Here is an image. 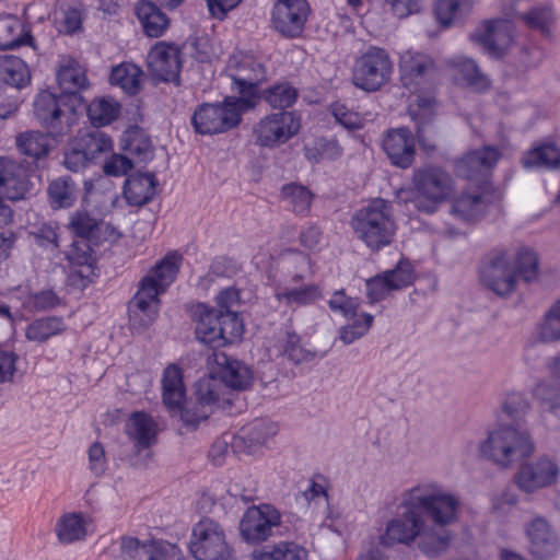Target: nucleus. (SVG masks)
I'll list each match as a JSON object with an SVG mask.
<instances>
[{
    "label": "nucleus",
    "instance_id": "obj_1",
    "mask_svg": "<svg viewBox=\"0 0 560 560\" xmlns=\"http://www.w3.org/2000/svg\"><path fill=\"white\" fill-rule=\"evenodd\" d=\"M397 510L387 524L389 539L409 544L419 537V549L432 558L448 550L455 536L451 527L462 513L459 494L438 481H422L401 493Z\"/></svg>",
    "mask_w": 560,
    "mask_h": 560
},
{
    "label": "nucleus",
    "instance_id": "obj_2",
    "mask_svg": "<svg viewBox=\"0 0 560 560\" xmlns=\"http://www.w3.org/2000/svg\"><path fill=\"white\" fill-rule=\"evenodd\" d=\"M223 386L213 375L199 378L195 384L196 399H185V386L182 370L168 365L162 378V398L170 411H177L188 430H195L213 412L214 406L221 402Z\"/></svg>",
    "mask_w": 560,
    "mask_h": 560
},
{
    "label": "nucleus",
    "instance_id": "obj_3",
    "mask_svg": "<svg viewBox=\"0 0 560 560\" xmlns=\"http://www.w3.org/2000/svg\"><path fill=\"white\" fill-rule=\"evenodd\" d=\"M218 308L199 304L195 310L196 338L200 342L219 348L241 339L243 320L234 310L240 304V291L229 287L217 295Z\"/></svg>",
    "mask_w": 560,
    "mask_h": 560
},
{
    "label": "nucleus",
    "instance_id": "obj_4",
    "mask_svg": "<svg viewBox=\"0 0 560 560\" xmlns=\"http://www.w3.org/2000/svg\"><path fill=\"white\" fill-rule=\"evenodd\" d=\"M182 261L180 253L168 252L141 278L138 290L129 302V317L133 327L144 329L155 322L160 311V296L175 281Z\"/></svg>",
    "mask_w": 560,
    "mask_h": 560
},
{
    "label": "nucleus",
    "instance_id": "obj_5",
    "mask_svg": "<svg viewBox=\"0 0 560 560\" xmlns=\"http://www.w3.org/2000/svg\"><path fill=\"white\" fill-rule=\"evenodd\" d=\"M350 225L357 238L371 250H380L390 245L396 232L392 207L381 198L357 210Z\"/></svg>",
    "mask_w": 560,
    "mask_h": 560
},
{
    "label": "nucleus",
    "instance_id": "obj_6",
    "mask_svg": "<svg viewBox=\"0 0 560 560\" xmlns=\"http://www.w3.org/2000/svg\"><path fill=\"white\" fill-rule=\"evenodd\" d=\"M480 455L501 468H509L514 462L529 457L534 444L527 431L512 425H502L489 432L479 446Z\"/></svg>",
    "mask_w": 560,
    "mask_h": 560
},
{
    "label": "nucleus",
    "instance_id": "obj_7",
    "mask_svg": "<svg viewBox=\"0 0 560 560\" xmlns=\"http://www.w3.org/2000/svg\"><path fill=\"white\" fill-rule=\"evenodd\" d=\"M415 207L423 213L432 214L453 195L452 175L441 166L425 164L412 173Z\"/></svg>",
    "mask_w": 560,
    "mask_h": 560
},
{
    "label": "nucleus",
    "instance_id": "obj_8",
    "mask_svg": "<svg viewBox=\"0 0 560 560\" xmlns=\"http://www.w3.org/2000/svg\"><path fill=\"white\" fill-rule=\"evenodd\" d=\"M34 115L38 122L55 139L63 138L78 120L81 106L77 96H63L42 91L34 100Z\"/></svg>",
    "mask_w": 560,
    "mask_h": 560
},
{
    "label": "nucleus",
    "instance_id": "obj_9",
    "mask_svg": "<svg viewBox=\"0 0 560 560\" xmlns=\"http://www.w3.org/2000/svg\"><path fill=\"white\" fill-rule=\"evenodd\" d=\"M253 108L249 100L226 97L223 103H203L192 116L191 125L197 133L215 135L235 128L242 120L243 113Z\"/></svg>",
    "mask_w": 560,
    "mask_h": 560
},
{
    "label": "nucleus",
    "instance_id": "obj_10",
    "mask_svg": "<svg viewBox=\"0 0 560 560\" xmlns=\"http://www.w3.org/2000/svg\"><path fill=\"white\" fill-rule=\"evenodd\" d=\"M394 73V60L382 47L370 46L354 61L352 83L365 92H376L386 85Z\"/></svg>",
    "mask_w": 560,
    "mask_h": 560
},
{
    "label": "nucleus",
    "instance_id": "obj_11",
    "mask_svg": "<svg viewBox=\"0 0 560 560\" xmlns=\"http://www.w3.org/2000/svg\"><path fill=\"white\" fill-rule=\"evenodd\" d=\"M530 3L532 0H502L501 10L505 20L486 21L470 35L471 40L479 45L490 57H502L510 39L509 34H503L502 28L506 26V22L510 20L520 19L522 21V15L527 12Z\"/></svg>",
    "mask_w": 560,
    "mask_h": 560
},
{
    "label": "nucleus",
    "instance_id": "obj_12",
    "mask_svg": "<svg viewBox=\"0 0 560 560\" xmlns=\"http://www.w3.org/2000/svg\"><path fill=\"white\" fill-rule=\"evenodd\" d=\"M228 77L232 80L231 90L238 93L235 100H249L256 106L259 85L268 79V70L260 60L252 55H234L226 67Z\"/></svg>",
    "mask_w": 560,
    "mask_h": 560
},
{
    "label": "nucleus",
    "instance_id": "obj_13",
    "mask_svg": "<svg viewBox=\"0 0 560 560\" xmlns=\"http://www.w3.org/2000/svg\"><path fill=\"white\" fill-rule=\"evenodd\" d=\"M300 127V118L294 112L280 110L259 119L253 128V136L258 145L275 149L292 139Z\"/></svg>",
    "mask_w": 560,
    "mask_h": 560
},
{
    "label": "nucleus",
    "instance_id": "obj_14",
    "mask_svg": "<svg viewBox=\"0 0 560 560\" xmlns=\"http://www.w3.org/2000/svg\"><path fill=\"white\" fill-rule=\"evenodd\" d=\"M528 553L534 560H551L560 551V537L548 518L536 514L524 524Z\"/></svg>",
    "mask_w": 560,
    "mask_h": 560
},
{
    "label": "nucleus",
    "instance_id": "obj_15",
    "mask_svg": "<svg viewBox=\"0 0 560 560\" xmlns=\"http://www.w3.org/2000/svg\"><path fill=\"white\" fill-rule=\"evenodd\" d=\"M559 475L560 467L556 459L544 455L522 463L514 475V481L523 492L534 493L553 486L558 481Z\"/></svg>",
    "mask_w": 560,
    "mask_h": 560
},
{
    "label": "nucleus",
    "instance_id": "obj_16",
    "mask_svg": "<svg viewBox=\"0 0 560 560\" xmlns=\"http://www.w3.org/2000/svg\"><path fill=\"white\" fill-rule=\"evenodd\" d=\"M280 524L279 511L270 504H261L246 510L240 522V533L245 541L257 544L273 535Z\"/></svg>",
    "mask_w": 560,
    "mask_h": 560
},
{
    "label": "nucleus",
    "instance_id": "obj_17",
    "mask_svg": "<svg viewBox=\"0 0 560 560\" xmlns=\"http://www.w3.org/2000/svg\"><path fill=\"white\" fill-rule=\"evenodd\" d=\"M148 68L155 79L179 85L183 68L182 48L177 44L164 40L155 43L148 54Z\"/></svg>",
    "mask_w": 560,
    "mask_h": 560
},
{
    "label": "nucleus",
    "instance_id": "obj_18",
    "mask_svg": "<svg viewBox=\"0 0 560 560\" xmlns=\"http://www.w3.org/2000/svg\"><path fill=\"white\" fill-rule=\"evenodd\" d=\"M502 192L485 188L481 192H464L452 205V213L462 221L475 222L491 211H499Z\"/></svg>",
    "mask_w": 560,
    "mask_h": 560
},
{
    "label": "nucleus",
    "instance_id": "obj_19",
    "mask_svg": "<svg viewBox=\"0 0 560 560\" xmlns=\"http://www.w3.org/2000/svg\"><path fill=\"white\" fill-rule=\"evenodd\" d=\"M310 13L306 0H278L272 9L271 21L282 36L295 38L303 33Z\"/></svg>",
    "mask_w": 560,
    "mask_h": 560
},
{
    "label": "nucleus",
    "instance_id": "obj_20",
    "mask_svg": "<svg viewBox=\"0 0 560 560\" xmlns=\"http://www.w3.org/2000/svg\"><path fill=\"white\" fill-rule=\"evenodd\" d=\"M480 276L483 284L501 296L512 293L517 280L511 256L506 252L497 254L483 264Z\"/></svg>",
    "mask_w": 560,
    "mask_h": 560
},
{
    "label": "nucleus",
    "instance_id": "obj_21",
    "mask_svg": "<svg viewBox=\"0 0 560 560\" xmlns=\"http://www.w3.org/2000/svg\"><path fill=\"white\" fill-rule=\"evenodd\" d=\"M304 279L302 273L296 272L288 282L277 284L275 299L290 308L308 306L322 300V287L317 283L303 284Z\"/></svg>",
    "mask_w": 560,
    "mask_h": 560
},
{
    "label": "nucleus",
    "instance_id": "obj_22",
    "mask_svg": "<svg viewBox=\"0 0 560 560\" xmlns=\"http://www.w3.org/2000/svg\"><path fill=\"white\" fill-rule=\"evenodd\" d=\"M214 361L218 365V375L215 377L221 382L223 389L221 392V401H229V398L224 397L228 388L234 390H246L250 387L254 375L248 365L244 362L232 358L224 352L214 353Z\"/></svg>",
    "mask_w": 560,
    "mask_h": 560
},
{
    "label": "nucleus",
    "instance_id": "obj_23",
    "mask_svg": "<svg viewBox=\"0 0 560 560\" xmlns=\"http://www.w3.org/2000/svg\"><path fill=\"white\" fill-rule=\"evenodd\" d=\"M382 147L393 166L407 170L412 165L416 158V137L409 128L388 130Z\"/></svg>",
    "mask_w": 560,
    "mask_h": 560
},
{
    "label": "nucleus",
    "instance_id": "obj_24",
    "mask_svg": "<svg viewBox=\"0 0 560 560\" xmlns=\"http://www.w3.org/2000/svg\"><path fill=\"white\" fill-rule=\"evenodd\" d=\"M67 259L70 264L69 284L84 289L95 275V259L89 241H74L67 252Z\"/></svg>",
    "mask_w": 560,
    "mask_h": 560
},
{
    "label": "nucleus",
    "instance_id": "obj_25",
    "mask_svg": "<svg viewBox=\"0 0 560 560\" xmlns=\"http://www.w3.org/2000/svg\"><path fill=\"white\" fill-rule=\"evenodd\" d=\"M501 152L492 147L486 145L466 153L455 161V173L466 179H475L488 174L498 163Z\"/></svg>",
    "mask_w": 560,
    "mask_h": 560
},
{
    "label": "nucleus",
    "instance_id": "obj_26",
    "mask_svg": "<svg viewBox=\"0 0 560 560\" xmlns=\"http://www.w3.org/2000/svg\"><path fill=\"white\" fill-rule=\"evenodd\" d=\"M30 189L26 170L11 159L0 158V195L9 200H21Z\"/></svg>",
    "mask_w": 560,
    "mask_h": 560
},
{
    "label": "nucleus",
    "instance_id": "obj_27",
    "mask_svg": "<svg viewBox=\"0 0 560 560\" xmlns=\"http://www.w3.org/2000/svg\"><path fill=\"white\" fill-rule=\"evenodd\" d=\"M432 68L433 62L428 56L419 52H405L399 63L402 85L411 92H416Z\"/></svg>",
    "mask_w": 560,
    "mask_h": 560
},
{
    "label": "nucleus",
    "instance_id": "obj_28",
    "mask_svg": "<svg viewBox=\"0 0 560 560\" xmlns=\"http://www.w3.org/2000/svg\"><path fill=\"white\" fill-rule=\"evenodd\" d=\"M225 540L224 533L220 525L212 520H201L192 529L189 551L194 558L199 559L212 547H220Z\"/></svg>",
    "mask_w": 560,
    "mask_h": 560
},
{
    "label": "nucleus",
    "instance_id": "obj_29",
    "mask_svg": "<svg viewBox=\"0 0 560 560\" xmlns=\"http://www.w3.org/2000/svg\"><path fill=\"white\" fill-rule=\"evenodd\" d=\"M225 540L224 533L220 525L212 520H201L192 529L189 551L194 558L199 559L212 547H220Z\"/></svg>",
    "mask_w": 560,
    "mask_h": 560
},
{
    "label": "nucleus",
    "instance_id": "obj_30",
    "mask_svg": "<svg viewBox=\"0 0 560 560\" xmlns=\"http://www.w3.org/2000/svg\"><path fill=\"white\" fill-rule=\"evenodd\" d=\"M275 434L276 428L272 422L266 419H255L240 430L233 440V446L243 448L244 452L250 454Z\"/></svg>",
    "mask_w": 560,
    "mask_h": 560
},
{
    "label": "nucleus",
    "instance_id": "obj_31",
    "mask_svg": "<svg viewBox=\"0 0 560 560\" xmlns=\"http://www.w3.org/2000/svg\"><path fill=\"white\" fill-rule=\"evenodd\" d=\"M125 431L138 452L151 447L156 441V424L145 412L131 413Z\"/></svg>",
    "mask_w": 560,
    "mask_h": 560
},
{
    "label": "nucleus",
    "instance_id": "obj_32",
    "mask_svg": "<svg viewBox=\"0 0 560 560\" xmlns=\"http://www.w3.org/2000/svg\"><path fill=\"white\" fill-rule=\"evenodd\" d=\"M156 179L154 174H132L129 175L124 185V197L128 205L141 207L155 195Z\"/></svg>",
    "mask_w": 560,
    "mask_h": 560
},
{
    "label": "nucleus",
    "instance_id": "obj_33",
    "mask_svg": "<svg viewBox=\"0 0 560 560\" xmlns=\"http://www.w3.org/2000/svg\"><path fill=\"white\" fill-rule=\"evenodd\" d=\"M135 11L144 34L149 37L162 36L170 26L167 15L152 1H138Z\"/></svg>",
    "mask_w": 560,
    "mask_h": 560
},
{
    "label": "nucleus",
    "instance_id": "obj_34",
    "mask_svg": "<svg viewBox=\"0 0 560 560\" xmlns=\"http://www.w3.org/2000/svg\"><path fill=\"white\" fill-rule=\"evenodd\" d=\"M273 348L279 355L288 358L294 364L311 362L316 357L314 351L307 350L301 345L300 336L289 329L278 334Z\"/></svg>",
    "mask_w": 560,
    "mask_h": 560
},
{
    "label": "nucleus",
    "instance_id": "obj_35",
    "mask_svg": "<svg viewBox=\"0 0 560 560\" xmlns=\"http://www.w3.org/2000/svg\"><path fill=\"white\" fill-rule=\"evenodd\" d=\"M524 168L542 167L556 170L560 166V149L552 142H542L534 145L522 158Z\"/></svg>",
    "mask_w": 560,
    "mask_h": 560
},
{
    "label": "nucleus",
    "instance_id": "obj_36",
    "mask_svg": "<svg viewBox=\"0 0 560 560\" xmlns=\"http://www.w3.org/2000/svg\"><path fill=\"white\" fill-rule=\"evenodd\" d=\"M30 30L16 18L0 19V49H14L23 45H32Z\"/></svg>",
    "mask_w": 560,
    "mask_h": 560
},
{
    "label": "nucleus",
    "instance_id": "obj_37",
    "mask_svg": "<svg viewBox=\"0 0 560 560\" xmlns=\"http://www.w3.org/2000/svg\"><path fill=\"white\" fill-rule=\"evenodd\" d=\"M57 81L63 96H77L80 100V105L83 103V97L80 92L88 85L85 73L80 66L74 61H69L62 65L57 72Z\"/></svg>",
    "mask_w": 560,
    "mask_h": 560
},
{
    "label": "nucleus",
    "instance_id": "obj_38",
    "mask_svg": "<svg viewBox=\"0 0 560 560\" xmlns=\"http://www.w3.org/2000/svg\"><path fill=\"white\" fill-rule=\"evenodd\" d=\"M52 139L48 131L30 130L16 137V147L22 154L38 160L47 156L54 148Z\"/></svg>",
    "mask_w": 560,
    "mask_h": 560
},
{
    "label": "nucleus",
    "instance_id": "obj_39",
    "mask_svg": "<svg viewBox=\"0 0 560 560\" xmlns=\"http://www.w3.org/2000/svg\"><path fill=\"white\" fill-rule=\"evenodd\" d=\"M254 560H307V550L294 541H280L272 547L254 550Z\"/></svg>",
    "mask_w": 560,
    "mask_h": 560
},
{
    "label": "nucleus",
    "instance_id": "obj_40",
    "mask_svg": "<svg viewBox=\"0 0 560 560\" xmlns=\"http://www.w3.org/2000/svg\"><path fill=\"white\" fill-rule=\"evenodd\" d=\"M142 79V69L131 62H122L110 72L112 84L120 86L130 95H136L140 91Z\"/></svg>",
    "mask_w": 560,
    "mask_h": 560
},
{
    "label": "nucleus",
    "instance_id": "obj_41",
    "mask_svg": "<svg viewBox=\"0 0 560 560\" xmlns=\"http://www.w3.org/2000/svg\"><path fill=\"white\" fill-rule=\"evenodd\" d=\"M66 329L62 317L46 316L34 319L26 327L25 337L30 341L45 342L51 337L60 335Z\"/></svg>",
    "mask_w": 560,
    "mask_h": 560
},
{
    "label": "nucleus",
    "instance_id": "obj_42",
    "mask_svg": "<svg viewBox=\"0 0 560 560\" xmlns=\"http://www.w3.org/2000/svg\"><path fill=\"white\" fill-rule=\"evenodd\" d=\"M120 113V104L113 97L103 96L94 98L88 106V117L95 127L107 126Z\"/></svg>",
    "mask_w": 560,
    "mask_h": 560
},
{
    "label": "nucleus",
    "instance_id": "obj_43",
    "mask_svg": "<svg viewBox=\"0 0 560 560\" xmlns=\"http://www.w3.org/2000/svg\"><path fill=\"white\" fill-rule=\"evenodd\" d=\"M47 192L50 206L54 209H62L74 203L78 189L71 177L62 176L49 184Z\"/></svg>",
    "mask_w": 560,
    "mask_h": 560
},
{
    "label": "nucleus",
    "instance_id": "obj_44",
    "mask_svg": "<svg viewBox=\"0 0 560 560\" xmlns=\"http://www.w3.org/2000/svg\"><path fill=\"white\" fill-rule=\"evenodd\" d=\"M281 197L292 212L301 215L308 213L313 194L305 186L287 184L281 189Z\"/></svg>",
    "mask_w": 560,
    "mask_h": 560
},
{
    "label": "nucleus",
    "instance_id": "obj_45",
    "mask_svg": "<svg viewBox=\"0 0 560 560\" xmlns=\"http://www.w3.org/2000/svg\"><path fill=\"white\" fill-rule=\"evenodd\" d=\"M79 148L91 159V162L101 153L108 152L113 148L112 139L101 130L85 131L73 139Z\"/></svg>",
    "mask_w": 560,
    "mask_h": 560
},
{
    "label": "nucleus",
    "instance_id": "obj_46",
    "mask_svg": "<svg viewBox=\"0 0 560 560\" xmlns=\"http://www.w3.org/2000/svg\"><path fill=\"white\" fill-rule=\"evenodd\" d=\"M264 100L272 107L285 110L292 107L299 97L298 90L289 82L276 83L264 91Z\"/></svg>",
    "mask_w": 560,
    "mask_h": 560
},
{
    "label": "nucleus",
    "instance_id": "obj_47",
    "mask_svg": "<svg viewBox=\"0 0 560 560\" xmlns=\"http://www.w3.org/2000/svg\"><path fill=\"white\" fill-rule=\"evenodd\" d=\"M58 539L65 544L84 538L86 530L81 514L69 513L63 515L56 525Z\"/></svg>",
    "mask_w": 560,
    "mask_h": 560
},
{
    "label": "nucleus",
    "instance_id": "obj_48",
    "mask_svg": "<svg viewBox=\"0 0 560 560\" xmlns=\"http://www.w3.org/2000/svg\"><path fill=\"white\" fill-rule=\"evenodd\" d=\"M555 16L549 5H533L522 15V22L529 28L549 36Z\"/></svg>",
    "mask_w": 560,
    "mask_h": 560
},
{
    "label": "nucleus",
    "instance_id": "obj_49",
    "mask_svg": "<svg viewBox=\"0 0 560 560\" xmlns=\"http://www.w3.org/2000/svg\"><path fill=\"white\" fill-rule=\"evenodd\" d=\"M460 79L470 88L482 91L489 86V79L479 69L475 60L470 58H457L454 61Z\"/></svg>",
    "mask_w": 560,
    "mask_h": 560
},
{
    "label": "nucleus",
    "instance_id": "obj_50",
    "mask_svg": "<svg viewBox=\"0 0 560 560\" xmlns=\"http://www.w3.org/2000/svg\"><path fill=\"white\" fill-rule=\"evenodd\" d=\"M534 398L541 408L549 411L560 409V385L552 380H544L536 384L533 389Z\"/></svg>",
    "mask_w": 560,
    "mask_h": 560
},
{
    "label": "nucleus",
    "instance_id": "obj_51",
    "mask_svg": "<svg viewBox=\"0 0 560 560\" xmlns=\"http://www.w3.org/2000/svg\"><path fill=\"white\" fill-rule=\"evenodd\" d=\"M70 231L83 241L95 238L98 230V221L86 211H75L69 221Z\"/></svg>",
    "mask_w": 560,
    "mask_h": 560
},
{
    "label": "nucleus",
    "instance_id": "obj_52",
    "mask_svg": "<svg viewBox=\"0 0 560 560\" xmlns=\"http://www.w3.org/2000/svg\"><path fill=\"white\" fill-rule=\"evenodd\" d=\"M517 278L532 281L537 276L538 259L536 253L529 248H521L512 264Z\"/></svg>",
    "mask_w": 560,
    "mask_h": 560
},
{
    "label": "nucleus",
    "instance_id": "obj_53",
    "mask_svg": "<svg viewBox=\"0 0 560 560\" xmlns=\"http://www.w3.org/2000/svg\"><path fill=\"white\" fill-rule=\"evenodd\" d=\"M351 319V324L340 328V339L345 345H350L363 337L371 328L374 317L369 313H362Z\"/></svg>",
    "mask_w": 560,
    "mask_h": 560
},
{
    "label": "nucleus",
    "instance_id": "obj_54",
    "mask_svg": "<svg viewBox=\"0 0 560 560\" xmlns=\"http://www.w3.org/2000/svg\"><path fill=\"white\" fill-rule=\"evenodd\" d=\"M530 408V402L523 392H508L502 401V411L513 420L522 419Z\"/></svg>",
    "mask_w": 560,
    "mask_h": 560
},
{
    "label": "nucleus",
    "instance_id": "obj_55",
    "mask_svg": "<svg viewBox=\"0 0 560 560\" xmlns=\"http://www.w3.org/2000/svg\"><path fill=\"white\" fill-rule=\"evenodd\" d=\"M384 275L393 291L409 287L415 279L413 267L405 259H400L395 268L384 271Z\"/></svg>",
    "mask_w": 560,
    "mask_h": 560
},
{
    "label": "nucleus",
    "instance_id": "obj_56",
    "mask_svg": "<svg viewBox=\"0 0 560 560\" xmlns=\"http://www.w3.org/2000/svg\"><path fill=\"white\" fill-rule=\"evenodd\" d=\"M57 229L56 223L43 222L33 225L28 234L39 247L55 250L59 247Z\"/></svg>",
    "mask_w": 560,
    "mask_h": 560
},
{
    "label": "nucleus",
    "instance_id": "obj_57",
    "mask_svg": "<svg viewBox=\"0 0 560 560\" xmlns=\"http://www.w3.org/2000/svg\"><path fill=\"white\" fill-rule=\"evenodd\" d=\"M539 337L545 342L560 340V300L545 314Z\"/></svg>",
    "mask_w": 560,
    "mask_h": 560
},
{
    "label": "nucleus",
    "instance_id": "obj_58",
    "mask_svg": "<svg viewBox=\"0 0 560 560\" xmlns=\"http://www.w3.org/2000/svg\"><path fill=\"white\" fill-rule=\"evenodd\" d=\"M156 541L142 544L138 538L122 536L120 538L121 553L133 560H148Z\"/></svg>",
    "mask_w": 560,
    "mask_h": 560
},
{
    "label": "nucleus",
    "instance_id": "obj_59",
    "mask_svg": "<svg viewBox=\"0 0 560 560\" xmlns=\"http://www.w3.org/2000/svg\"><path fill=\"white\" fill-rule=\"evenodd\" d=\"M328 306L334 313H340L343 317L350 319L355 317L360 302L358 299L347 296L343 290L334 292L328 301Z\"/></svg>",
    "mask_w": 560,
    "mask_h": 560
},
{
    "label": "nucleus",
    "instance_id": "obj_60",
    "mask_svg": "<svg viewBox=\"0 0 560 560\" xmlns=\"http://www.w3.org/2000/svg\"><path fill=\"white\" fill-rule=\"evenodd\" d=\"M58 30L61 33L73 34L81 30L82 11L77 7L60 8L56 13Z\"/></svg>",
    "mask_w": 560,
    "mask_h": 560
},
{
    "label": "nucleus",
    "instance_id": "obj_61",
    "mask_svg": "<svg viewBox=\"0 0 560 560\" xmlns=\"http://www.w3.org/2000/svg\"><path fill=\"white\" fill-rule=\"evenodd\" d=\"M240 271V265L232 258L226 256H218L212 259L209 272L205 279L210 281L213 278H232Z\"/></svg>",
    "mask_w": 560,
    "mask_h": 560
},
{
    "label": "nucleus",
    "instance_id": "obj_62",
    "mask_svg": "<svg viewBox=\"0 0 560 560\" xmlns=\"http://www.w3.org/2000/svg\"><path fill=\"white\" fill-rule=\"evenodd\" d=\"M330 113L336 121L347 129L354 130L362 126L361 116L340 102H335L330 105Z\"/></svg>",
    "mask_w": 560,
    "mask_h": 560
},
{
    "label": "nucleus",
    "instance_id": "obj_63",
    "mask_svg": "<svg viewBox=\"0 0 560 560\" xmlns=\"http://www.w3.org/2000/svg\"><path fill=\"white\" fill-rule=\"evenodd\" d=\"M91 159L79 148L78 143L72 140L69 149L65 152L63 165L71 172H79L88 166Z\"/></svg>",
    "mask_w": 560,
    "mask_h": 560
},
{
    "label": "nucleus",
    "instance_id": "obj_64",
    "mask_svg": "<svg viewBox=\"0 0 560 560\" xmlns=\"http://www.w3.org/2000/svg\"><path fill=\"white\" fill-rule=\"evenodd\" d=\"M366 294L371 303L383 301L393 291L384 272L366 281Z\"/></svg>",
    "mask_w": 560,
    "mask_h": 560
}]
</instances>
